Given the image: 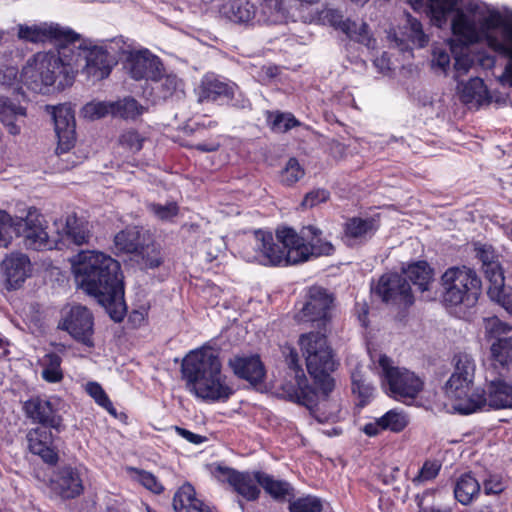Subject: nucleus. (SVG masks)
<instances>
[{"label":"nucleus","instance_id":"obj_1","mask_svg":"<svg viewBox=\"0 0 512 512\" xmlns=\"http://www.w3.org/2000/svg\"><path fill=\"white\" fill-rule=\"evenodd\" d=\"M299 346L305 357L308 373L316 387L308 385L288 391L292 402L306 407L310 414L320 423L334 421L338 418L341 406L338 400L330 397L335 388L332 373L339 363L323 335L305 333L299 338Z\"/></svg>","mask_w":512,"mask_h":512},{"label":"nucleus","instance_id":"obj_2","mask_svg":"<svg viewBox=\"0 0 512 512\" xmlns=\"http://www.w3.org/2000/svg\"><path fill=\"white\" fill-rule=\"evenodd\" d=\"M79 287L97 299L114 322H122L127 306L120 263L103 252L80 251L72 262Z\"/></svg>","mask_w":512,"mask_h":512},{"label":"nucleus","instance_id":"obj_3","mask_svg":"<svg viewBox=\"0 0 512 512\" xmlns=\"http://www.w3.org/2000/svg\"><path fill=\"white\" fill-rule=\"evenodd\" d=\"M181 374L189 392L205 401L226 402L234 394L219 352L210 346L191 350L182 360Z\"/></svg>","mask_w":512,"mask_h":512},{"label":"nucleus","instance_id":"obj_4","mask_svg":"<svg viewBox=\"0 0 512 512\" xmlns=\"http://www.w3.org/2000/svg\"><path fill=\"white\" fill-rule=\"evenodd\" d=\"M60 43L55 51L37 52L22 68L20 79L33 92H42L43 87L57 83L58 88L73 84L77 64L81 58V44Z\"/></svg>","mask_w":512,"mask_h":512},{"label":"nucleus","instance_id":"obj_5","mask_svg":"<svg viewBox=\"0 0 512 512\" xmlns=\"http://www.w3.org/2000/svg\"><path fill=\"white\" fill-rule=\"evenodd\" d=\"M255 236L256 249L265 265L286 267L307 261L308 250L292 227H278L275 235L270 231L258 230Z\"/></svg>","mask_w":512,"mask_h":512},{"label":"nucleus","instance_id":"obj_6","mask_svg":"<svg viewBox=\"0 0 512 512\" xmlns=\"http://www.w3.org/2000/svg\"><path fill=\"white\" fill-rule=\"evenodd\" d=\"M460 0H427V7L433 22L441 27L447 22L451 14L452 34L464 45L469 46L477 44L482 40L486 41L487 35H493L491 31L495 29H486L483 27L484 17L479 27L473 17L468 16L462 9H459Z\"/></svg>","mask_w":512,"mask_h":512},{"label":"nucleus","instance_id":"obj_7","mask_svg":"<svg viewBox=\"0 0 512 512\" xmlns=\"http://www.w3.org/2000/svg\"><path fill=\"white\" fill-rule=\"evenodd\" d=\"M441 300L446 307L475 306L482 292L477 272L466 265L447 268L440 277Z\"/></svg>","mask_w":512,"mask_h":512},{"label":"nucleus","instance_id":"obj_8","mask_svg":"<svg viewBox=\"0 0 512 512\" xmlns=\"http://www.w3.org/2000/svg\"><path fill=\"white\" fill-rule=\"evenodd\" d=\"M336 308V295L321 285H312L305 289L304 300L301 307L296 311L294 319L299 324L309 325L317 331L309 333L323 335L332 326ZM327 343L328 342V339Z\"/></svg>","mask_w":512,"mask_h":512},{"label":"nucleus","instance_id":"obj_9","mask_svg":"<svg viewBox=\"0 0 512 512\" xmlns=\"http://www.w3.org/2000/svg\"><path fill=\"white\" fill-rule=\"evenodd\" d=\"M381 385L392 399L403 403L415 400L424 389V380L405 367L395 366L385 354L379 356Z\"/></svg>","mask_w":512,"mask_h":512},{"label":"nucleus","instance_id":"obj_10","mask_svg":"<svg viewBox=\"0 0 512 512\" xmlns=\"http://www.w3.org/2000/svg\"><path fill=\"white\" fill-rule=\"evenodd\" d=\"M371 294L385 304L411 307L415 302L411 285L397 272H387L371 283Z\"/></svg>","mask_w":512,"mask_h":512},{"label":"nucleus","instance_id":"obj_11","mask_svg":"<svg viewBox=\"0 0 512 512\" xmlns=\"http://www.w3.org/2000/svg\"><path fill=\"white\" fill-rule=\"evenodd\" d=\"M486 29H500L502 40L496 35H487L486 44L494 52L509 58L506 66H512V10H490L483 22Z\"/></svg>","mask_w":512,"mask_h":512},{"label":"nucleus","instance_id":"obj_12","mask_svg":"<svg viewBox=\"0 0 512 512\" xmlns=\"http://www.w3.org/2000/svg\"><path fill=\"white\" fill-rule=\"evenodd\" d=\"M17 36L25 42L34 44L50 42L57 45L60 43H77L80 40V34L58 23H42L31 26L20 24L18 25Z\"/></svg>","mask_w":512,"mask_h":512},{"label":"nucleus","instance_id":"obj_13","mask_svg":"<svg viewBox=\"0 0 512 512\" xmlns=\"http://www.w3.org/2000/svg\"><path fill=\"white\" fill-rule=\"evenodd\" d=\"M59 328L67 331L76 342L94 348V317L88 308L81 305L72 306Z\"/></svg>","mask_w":512,"mask_h":512},{"label":"nucleus","instance_id":"obj_14","mask_svg":"<svg viewBox=\"0 0 512 512\" xmlns=\"http://www.w3.org/2000/svg\"><path fill=\"white\" fill-rule=\"evenodd\" d=\"M220 481L227 482L239 496L248 502L257 501L261 490L253 478V472L238 471L234 468L216 464L211 471Z\"/></svg>","mask_w":512,"mask_h":512},{"label":"nucleus","instance_id":"obj_15","mask_svg":"<svg viewBox=\"0 0 512 512\" xmlns=\"http://www.w3.org/2000/svg\"><path fill=\"white\" fill-rule=\"evenodd\" d=\"M48 487L62 500H72L84 492L81 473L77 467L63 465L53 470Z\"/></svg>","mask_w":512,"mask_h":512},{"label":"nucleus","instance_id":"obj_16","mask_svg":"<svg viewBox=\"0 0 512 512\" xmlns=\"http://www.w3.org/2000/svg\"><path fill=\"white\" fill-rule=\"evenodd\" d=\"M380 226V214L349 217L342 225V241L350 248L364 245L376 235Z\"/></svg>","mask_w":512,"mask_h":512},{"label":"nucleus","instance_id":"obj_17","mask_svg":"<svg viewBox=\"0 0 512 512\" xmlns=\"http://www.w3.org/2000/svg\"><path fill=\"white\" fill-rule=\"evenodd\" d=\"M23 410L33 423L39 424L38 426L50 427L55 430L56 434H60L65 428L62 415L49 399L41 396L31 397L24 402Z\"/></svg>","mask_w":512,"mask_h":512},{"label":"nucleus","instance_id":"obj_18","mask_svg":"<svg viewBox=\"0 0 512 512\" xmlns=\"http://www.w3.org/2000/svg\"><path fill=\"white\" fill-rule=\"evenodd\" d=\"M446 395L454 410L461 415H470L488 407L485 388L472 389V384L448 388Z\"/></svg>","mask_w":512,"mask_h":512},{"label":"nucleus","instance_id":"obj_19","mask_svg":"<svg viewBox=\"0 0 512 512\" xmlns=\"http://www.w3.org/2000/svg\"><path fill=\"white\" fill-rule=\"evenodd\" d=\"M52 116L58 138L56 153L63 154L70 151L76 142L75 111L70 103H63L53 107Z\"/></svg>","mask_w":512,"mask_h":512},{"label":"nucleus","instance_id":"obj_20","mask_svg":"<svg viewBox=\"0 0 512 512\" xmlns=\"http://www.w3.org/2000/svg\"><path fill=\"white\" fill-rule=\"evenodd\" d=\"M58 434L52 428L37 426L28 430L26 434L29 451L41 458L48 465H56L59 461L58 448L55 438Z\"/></svg>","mask_w":512,"mask_h":512},{"label":"nucleus","instance_id":"obj_21","mask_svg":"<svg viewBox=\"0 0 512 512\" xmlns=\"http://www.w3.org/2000/svg\"><path fill=\"white\" fill-rule=\"evenodd\" d=\"M78 43L80 44V41ZM81 45L82 48L79 50L81 54L82 51L87 50V54L85 55L86 65L83 72L88 78H92L94 81L107 78L116 65L115 58L103 47L93 46L88 49L83 43H81Z\"/></svg>","mask_w":512,"mask_h":512},{"label":"nucleus","instance_id":"obj_22","mask_svg":"<svg viewBox=\"0 0 512 512\" xmlns=\"http://www.w3.org/2000/svg\"><path fill=\"white\" fill-rule=\"evenodd\" d=\"M160 61L147 49L131 52L124 63L131 78L134 80H155L161 73Z\"/></svg>","mask_w":512,"mask_h":512},{"label":"nucleus","instance_id":"obj_23","mask_svg":"<svg viewBox=\"0 0 512 512\" xmlns=\"http://www.w3.org/2000/svg\"><path fill=\"white\" fill-rule=\"evenodd\" d=\"M233 374L251 385L261 384L266 377L265 366L258 354L235 355L228 361Z\"/></svg>","mask_w":512,"mask_h":512},{"label":"nucleus","instance_id":"obj_24","mask_svg":"<svg viewBox=\"0 0 512 512\" xmlns=\"http://www.w3.org/2000/svg\"><path fill=\"white\" fill-rule=\"evenodd\" d=\"M217 124L216 121H210L207 126L199 123L195 127L185 126L184 133L192 138L183 139L181 146L202 153L218 151L221 147L220 136L213 135L208 131V128L216 127Z\"/></svg>","mask_w":512,"mask_h":512},{"label":"nucleus","instance_id":"obj_25","mask_svg":"<svg viewBox=\"0 0 512 512\" xmlns=\"http://www.w3.org/2000/svg\"><path fill=\"white\" fill-rule=\"evenodd\" d=\"M235 85L221 80L215 75H205L198 87L199 102L228 104L233 99Z\"/></svg>","mask_w":512,"mask_h":512},{"label":"nucleus","instance_id":"obj_26","mask_svg":"<svg viewBox=\"0 0 512 512\" xmlns=\"http://www.w3.org/2000/svg\"><path fill=\"white\" fill-rule=\"evenodd\" d=\"M475 257L481 262L485 277L492 285H501L505 281L499 254L491 244L474 243Z\"/></svg>","mask_w":512,"mask_h":512},{"label":"nucleus","instance_id":"obj_27","mask_svg":"<svg viewBox=\"0 0 512 512\" xmlns=\"http://www.w3.org/2000/svg\"><path fill=\"white\" fill-rule=\"evenodd\" d=\"M1 269L8 289H18L25 282L30 271V260L24 254H10L6 256Z\"/></svg>","mask_w":512,"mask_h":512},{"label":"nucleus","instance_id":"obj_28","mask_svg":"<svg viewBox=\"0 0 512 512\" xmlns=\"http://www.w3.org/2000/svg\"><path fill=\"white\" fill-rule=\"evenodd\" d=\"M409 425V418L406 413L391 409L374 422L366 423L362 431L369 437H375L382 431L393 433L402 432Z\"/></svg>","mask_w":512,"mask_h":512},{"label":"nucleus","instance_id":"obj_29","mask_svg":"<svg viewBox=\"0 0 512 512\" xmlns=\"http://www.w3.org/2000/svg\"><path fill=\"white\" fill-rule=\"evenodd\" d=\"M172 506L175 512H216L203 500L197 498L194 486L185 482L174 493Z\"/></svg>","mask_w":512,"mask_h":512},{"label":"nucleus","instance_id":"obj_30","mask_svg":"<svg viewBox=\"0 0 512 512\" xmlns=\"http://www.w3.org/2000/svg\"><path fill=\"white\" fill-rule=\"evenodd\" d=\"M150 235L137 226L127 227L114 237V245L118 252L136 255L147 247Z\"/></svg>","mask_w":512,"mask_h":512},{"label":"nucleus","instance_id":"obj_31","mask_svg":"<svg viewBox=\"0 0 512 512\" xmlns=\"http://www.w3.org/2000/svg\"><path fill=\"white\" fill-rule=\"evenodd\" d=\"M401 274L423 293L431 289L435 271L426 260H418L402 265Z\"/></svg>","mask_w":512,"mask_h":512},{"label":"nucleus","instance_id":"obj_32","mask_svg":"<svg viewBox=\"0 0 512 512\" xmlns=\"http://www.w3.org/2000/svg\"><path fill=\"white\" fill-rule=\"evenodd\" d=\"M22 221L25 224L21 226L20 236L24 237L26 248L35 251L47 249L50 245L49 236L39 218L33 219L31 213H29L26 218H22Z\"/></svg>","mask_w":512,"mask_h":512},{"label":"nucleus","instance_id":"obj_33","mask_svg":"<svg viewBox=\"0 0 512 512\" xmlns=\"http://www.w3.org/2000/svg\"><path fill=\"white\" fill-rule=\"evenodd\" d=\"M322 230L313 225L304 226L298 237H301L302 243L308 250L307 261L312 256H329L335 251L333 244L322 238Z\"/></svg>","mask_w":512,"mask_h":512},{"label":"nucleus","instance_id":"obj_34","mask_svg":"<svg viewBox=\"0 0 512 512\" xmlns=\"http://www.w3.org/2000/svg\"><path fill=\"white\" fill-rule=\"evenodd\" d=\"M51 345L57 349V352H48L39 360L42 367L41 377L47 383H59L64 379L60 353H65L66 346L63 343H51Z\"/></svg>","mask_w":512,"mask_h":512},{"label":"nucleus","instance_id":"obj_35","mask_svg":"<svg viewBox=\"0 0 512 512\" xmlns=\"http://www.w3.org/2000/svg\"><path fill=\"white\" fill-rule=\"evenodd\" d=\"M253 478L257 484L274 500L282 502L287 497L294 496V488L286 480L275 479L272 475L261 470L253 471Z\"/></svg>","mask_w":512,"mask_h":512},{"label":"nucleus","instance_id":"obj_36","mask_svg":"<svg viewBox=\"0 0 512 512\" xmlns=\"http://www.w3.org/2000/svg\"><path fill=\"white\" fill-rule=\"evenodd\" d=\"M487 405L490 409L512 408V385L503 379H496L486 384Z\"/></svg>","mask_w":512,"mask_h":512},{"label":"nucleus","instance_id":"obj_37","mask_svg":"<svg viewBox=\"0 0 512 512\" xmlns=\"http://www.w3.org/2000/svg\"><path fill=\"white\" fill-rule=\"evenodd\" d=\"M455 371L446 383V389L473 384L475 373V362L471 355L458 353L454 357Z\"/></svg>","mask_w":512,"mask_h":512},{"label":"nucleus","instance_id":"obj_38","mask_svg":"<svg viewBox=\"0 0 512 512\" xmlns=\"http://www.w3.org/2000/svg\"><path fill=\"white\" fill-rule=\"evenodd\" d=\"M220 14L234 23H247L255 16V7L248 0H227L219 8Z\"/></svg>","mask_w":512,"mask_h":512},{"label":"nucleus","instance_id":"obj_39","mask_svg":"<svg viewBox=\"0 0 512 512\" xmlns=\"http://www.w3.org/2000/svg\"><path fill=\"white\" fill-rule=\"evenodd\" d=\"M481 485L471 471L465 472L457 479L454 487L455 499L462 505L470 504L478 497Z\"/></svg>","mask_w":512,"mask_h":512},{"label":"nucleus","instance_id":"obj_40","mask_svg":"<svg viewBox=\"0 0 512 512\" xmlns=\"http://www.w3.org/2000/svg\"><path fill=\"white\" fill-rule=\"evenodd\" d=\"M489 362L496 370L508 369L512 363V339L496 338L490 346Z\"/></svg>","mask_w":512,"mask_h":512},{"label":"nucleus","instance_id":"obj_41","mask_svg":"<svg viewBox=\"0 0 512 512\" xmlns=\"http://www.w3.org/2000/svg\"><path fill=\"white\" fill-rule=\"evenodd\" d=\"M152 91L155 97L159 100H167L173 97H180L184 94L183 81L176 75H166L160 77V75L152 80Z\"/></svg>","mask_w":512,"mask_h":512},{"label":"nucleus","instance_id":"obj_42","mask_svg":"<svg viewBox=\"0 0 512 512\" xmlns=\"http://www.w3.org/2000/svg\"><path fill=\"white\" fill-rule=\"evenodd\" d=\"M264 115L266 125L273 133L283 134L293 128L301 126V122L291 112L266 110Z\"/></svg>","mask_w":512,"mask_h":512},{"label":"nucleus","instance_id":"obj_43","mask_svg":"<svg viewBox=\"0 0 512 512\" xmlns=\"http://www.w3.org/2000/svg\"><path fill=\"white\" fill-rule=\"evenodd\" d=\"M26 109L7 97H0V121L11 135H18L20 127L15 123L17 116H25Z\"/></svg>","mask_w":512,"mask_h":512},{"label":"nucleus","instance_id":"obj_44","mask_svg":"<svg viewBox=\"0 0 512 512\" xmlns=\"http://www.w3.org/2000/svg\"><path fill=\"white\" fill-rule=\"evenodd\" d=\"M22 218H13L7 211L0 209V246L7 247L13 238L21 234Z\"/></svg>","mask_w":512,"mask_h":512},{"label":"nucleus","instance_id":"obj_45","mask_svg":"<svg viewBox=\"0 0 512 512\" xmlns=\"http://www.w3.org/2000/svg\"><path fill=\"white\" fill-rule=\"evenodd\" d=\"M65 232L67 238L76 245L86 244L90 239V232L87 229V223L78 218L75 213L67 216Z\"/></svg>","mask_w":512,"mask_h":512},{"label":"nucleus","instance_id":"obj_46","mask_svg":"<svg viewBox=\"0 0 512 512\" xmlns=\"http://www.w3.org/2000/svg\"><path fill=\"white\" fill-rule=\"evenodd\" d=\"M113 116L123 119H135L143 113L142 106L132 97L113 102Z\"/></svg>","mask_w":512,"mask_h":512},{"label":"nucleus","instance_id":"obj_47","mask_svg":"<svg viewBox=\"0 0 512 512\" xmlns=\"http://www.w3.org/2000/svg\"><path fill=\"white\" fill-rule=\"evenodd\" d=\"M87 394L94 399L97 405L105 409L110 415L116 417L117 410L103 387L95 381H90L85 386Z\"/></svg>","mask_w":512,"mask_h":512},{"label":"nucleus","instance_id":"obj_48","mask_svg":"<svg viewBox=\"0 0 512 512\" xmlns=\"http://www.w3.org/2000/svg\"><path fill=\"white\" fill-rule=\"evenodd\" d=\"M286 363L288 368L295 374V385H293L289 391H293V389H300L308 386L309 381L304 373L302 365L300 364L299 355L296 349L291 348L289 350V353L286 356Z\"/></svg>","mask_w":512,"mask_h":512},{"label":"nucleus","instance_id":"obj_49","mask_svg":"<svg viewBox=\"0 0 512 512\" xmlns=\"http://www.w3.org/2000/svg\"><path fill=\"white\" fill-rule=\"evenodd\" d=\"M290 512H322V500L314 495L299 497L289 503Z\"/></svg>","mask_w":512,"mask_h":512},{"label":"nucleus","instance_id":"obj_50","mask_svg":"<svg viewBox=\"0 0 512 512\" xmlns=\"http://www.w3.org/2000/svg\"><path fill=\"white\" fill-rule=\"evenodd\" d=\"M136 257L140 258L144 266L150 269L157 268L163 263L161 250L151 238L147 241V247L141 250Z\"/></svg>","mask_w":512,"mask_h":512},{"label":"nucleus","instance_id":"obj_51","mask_svg":"<svg viewBox=\"0 0 512 512\" xmlns=\"http://www.w3.org/2000/svg\"><path fill=\"white\" fill-rule=\"evenodd\" d=\"M304 175L305 171L303 167L296 158L292 157L287 161L285 167L281 171V183L285 186H293L303 178Z\"/></svg>","mask_w":512,"mask_h":512},{"label":"nucleus","instance_id":"obj_52","mask_svg":"<svg viewBox=\"0 0 512 512\" xmlns=\"http://www.w3.org/2000/svg\"><path fill=\"white\" fill-rule=\"evenodd\" d=\"M486 93V86L483 79L479 77L470 78L461 90V99L465 103H470L476 98L482 97Z\"/></svg>","mask_w":512,"mask_h":512},{"label":"nucleus","instance_id":"obj_53","mask_svg":"<svg viewBox=\"0 0 512 512\" xmlns=\"http://www.w3.org/2000/svg\"><path fill=\"white\" fill-rule=\"evenodd\" d=\"M352 392L359 398V406L364 407L373 396L374 387L366 383L361 375H352Z\"/></svg>","mask_w":512,"mask_h":512},{"label":"nucleus","instance_id":"obj_54","mask_svg":"<svg viewBox=\"0 0 512 512\" xmlns=\"http://www.w3.org/2000/svg\"><path fill=\"white\" fill-rule=\"evenodd\" d=\"M113 102H90L87 103L83 109V115L84 117L91 119V120H97L101 119L107 115L113 116Z\"/></svg>","mask_w":512,"mask_h":512},{"label":"nucleus","instance_id":"obj_55","mask_svg":"<svg viewBox=\"0 0 512 512\" xmlns=\"http://www.w3.org/2000/svg\"><path fill=\"white\" fill-rule=\"evenodd\" d=\"M483 492L487 496H498L507 488V482L499 473H489L482 482Z\"/></svg>","mask_w":512,"mask_h":512},{"label":"nucleus","instance_id":"obj_56","mask_svg":"<svg viewBox=\"0 0 512 512\" xmlns=\"http://www.w3.org/2000/svg\"><path fill=\"white\" fill-rule=\"evenodd\" d=\"M148 210L162 221L171 220L179 214V206L176 202H169L165 205L150 203L148 204Z\"/></svg>","mask_w":512,"mask_h":512},{"label":"nucleus","instance_id":"obj_57","mask_svg":"<svg viewBox=\"0 0 512 512\" xmlns=\"http://www.w3.org/2000/svg\"><path fill=\"white\" fill-rule=\"evenodd\" d=\"M144 140L136 130H127L119 137L120 145L132 153H137L143 148Z\"/></svg>","mask_w":512,"mask_h":512},{"label":"nucleus","instance_id":"obj_58","mask_svg":"<svg viewBox=\"0 0 512 512\" xmlns=\"http://www.w3.org/2000/svg\"><path fill=\"white\" fill-rule=\"evenodd\" d=\"M408 23L410 27V39L412 42L416 43L419 47H425L428 42L429 38L424 33L422 23L409 15Z\"/></svg>","mask_w":512,"mask_h":512},{"label":"nucleus","instance_id":"obj_59","mask_svg":"<svg viewBox=\"0 0 512 512\" xmlns=\"http://www.w3.org/2000/svg\"><path fill=\"white\" fill-rule=\"evenodd\" d=\"M441 469V464L436 460H426L419 470L415 480L426 482L435 479Z\"/></svg>","mask_w":512,"mask_h":512},{"label":"nucleus","instance_id":"obj_60","mask_svg":"<svg viewBox=\"0 0 512 512\" xmlns=\"http://www.w3.org/2000/svg\"><path fill=\"white\" fill-rule=\"evenodd\" d=\"M489 296L496 300L506 310H512V296L505 291L504 283L501 285H490Z\"/></svg>","mask_w":512,"mask_h":512},{"label":"nucleus","instance_id":"obj_61","mask_svg":"<svg viewBox=\"0 0 512 512\" xmlns=\"http://www.w3.org/2000/svg\"><path fill=\"white\" fill-rule=\"evenodd\" d=\"M330 197L328 190L319 188L308 192L303 201L302 206L312 208L320 203L326 202Z\"/></svg>","mask_w":512,"mask_h":512},{"label":"nucleus","instance_id":"obj_62","mask_svg":"<svg viewBox=\"0 0 512 512\" xmlns=\"http://www.w3.org/2000/svg\"><path fill=\"white\" fill-rule=\"evenodd\" d=\"M140 483L148 490L155 494H161L164 492V486L159 482L157 477L148 471H141L139 473Z\"/></svg>","mask_w":512,"mask_h":512},{"label":"nucleus","instance_id":"obj_63","mask_svg":"<svg viewBox=\"0 0 512 512\" xmlns=\"http://www.w3.org/2000/svg\"><path fill=\"white\" fill-rule=\"evenodd\" d=\"M369 312L370 307L366 301H356L353 307V314L356 316L358 322L363 328L369 327Z\"/></svg>","mask_w":512,"mask_h":512},{"label":"nucleus","instance_id":"obj_64","mask_svg":"<svg viewBox=\"0 0 512 512\" xmlns=\"http://www.w3.org/2000/svg\"><path fill=\"white\" fill-rule=\"evenodd\" d=\"M173 429L177 433L178 436L184 438L186 441H188L192 444L200 445V444L208 441V438L206 436L196 434L186 428H183L180 426H174Z\"/></svg>","mask_w":512,"mask_h":512}]
</instances>
